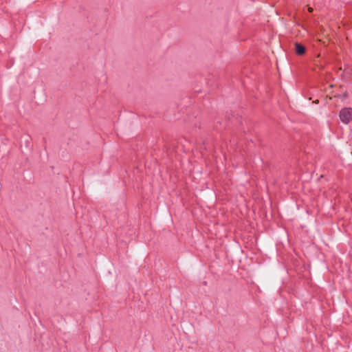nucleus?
<instances>
[{
	"label": "nucleus",
	"instance_id": "nucleus-3",
	"mask_svg": "<svg viewBox=\"0 0 352 352\" xmlns=\"http://www.w3.org/2000/svg\"><path fill=\"white\" fill-rule=\"evenodd\" d=\"M309 12H312L313 9L310 8H309Z\"/></svg>",
	"mask_w": 352,
	"mask_h": 352
},
{
	"label": "nucleus",
	"instance_id": "nucleus-2",
	"mask_svg": "<svg viewBox=\"0 0 352 352\" xmlns=\"http://www.w3.org/2000/svg\"><path fill=\"white\" fill-rule=\"evenodd\" d=\"M296 52L299 55H302L305 52V47L300 43H295Z\"/></svg>",
	"mask_w": 352,
	"mask_h": 352
},
{
	"label": "nucleus",
	"instance_id": "nucleus-1",
	"mask_svg": "<svg viewBox=\"0 0 352 352\" xmlns=\"http://www.w3.org/2000/svg\"><path fill=\"white\" fill-rule=\"evenodd\" d=\"M340 118L344 123H349L352 120V109L344 108L340 112Z\"/></svg>",
	"mask_w": 352,
	"mask_h": 352
}]
</instances>
